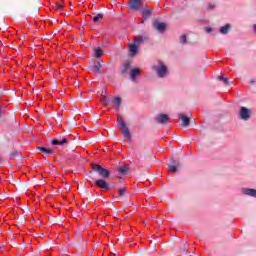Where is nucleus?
Returning a JSON list of instances; mask_svg holds the SVG:
<instances>
[{"label":"nucleus","mask_w":256,"mask_h":256,"mask_svg":"<svg viewBox=\"0 0 256 256\" xmlns=\"http://www.w3.org/2000/svg\"><path fill=\"white\" fill-rule=\"evenodd\" d=\"M15 155H17V153H12V154L10 155V159H11V160L15 159Z\"/></svg>","instance_id":"35"},{"label":"nucleus","mask_w":256,"mask_h":256,"mask_svg":"<svg viewBox=\"0 0 256 256\" xmlns=\"http://www.w3.org/2000/svg\"><path fill=\"white\" fill-rule=\"evenodd\" d=\"M126 191H127V190H126L125 188L119 189V190H118L119 196H120V197H123V195H125Z\"/></svg>","instance_id":"26"},{"label":"nucleus","mask_w":256,"mask_h":256,"mask_svg":"<svg viewBox=\"0 0 256 256\" xmlns=\"http://www.w3.org/2000/svg\"><path fill=\"white\" fill-rule=\"evenodd\" d=\"M153 71L156 72V75L160 77V79H163L164 77L167 76L168 69L165 63L161 60H157L156 63L152 65Z\"/></svg>","instance_id":"1"},{"label":"nucleus","mask_w":256,"mask_h":256,"mask_svg":"<svg viewBox=\"0 0 256 256\" xmlns=\"http://www.w3.org/2000/svg\"><path fill=\"white\" fill-rule=\"evenodd\" d=\"M229 31H231V25L230 24H226L225 25V33H229Z\"/></svg>","instance_id":"28"},{"label":"nucleus","mask_w":256,"mask_h":256,"mask_svg":"<svg viewBox=\"0 0 256 256\" xmlns=\"http://www.w3.org/2000/svg\"><path fill=\"white\" fill-rule=\"evenodd\" d=\"M244 195H249L250 197H256L255 189H246L243 191Z\"/></svg>","instance_id":"18"},{"label":"nucleus","mask_w":256,"mask_h":256,"mask_svg":"<svg viewBox=\"0 0 256 256\" xmlns=\"http://www.w3.org/2000/svg\"><path fill=\"white\" fill-rule=\"evenodd\" d=\"M3 117V106L0 104V118Z\"/></svg>","instance_id":"33"},{"label":"nucleus","mask_w":256,"mask_h":256,"mask_svg":"<svg viewBox=\"0 0 256 256\" xmlns=\"http://www.w3.org/2000/svg\"><path fill=\"white\" fill-rule=\"evenodd\" d=\"M113 103L116 109H119V107H121V98L115 97Z\"/></svg>","instance_id":"21"},{"label":"nucleus","mask_w":256,"mask_h":256,"mask_svg":"<svg viewBox=\"0 0 256 256\" xmlns=\"http://www.w3.org/2000/svg\"><path fill=\"white\" fill-rule=\"evenodd\" d=\"M118 127H121L122 135L127 141H131V132L129 131V128L127 127V124L125 123V120H123L122 116H118L117 118Z\"/></svg>","instance_id":"2"},{"label":"nucleus","mask_w":256,"mask_h":256,"mask_svg":"<svg viewBox=\"0 0 256 256\" xmlns=\"http://www.w3.org/2000/svg\"><path fill=\"white\" fill-rule=\"evenodd\" d=\"M143 7V0H130V9L139 11Z\"/></svg>","instance_id":"6"},{"label":"nucleus","mask_w":256,"mask_h":256,"mask_svg":"<svg viewBox=\"0 0 256 256\" xmlns=\"http://www.w3.org/2000/svg\"><path fill=\"white\" fill-rule=\"evenodd\" d=\"M138 75H141V70L139 68L132 69L130 72V79L135 83L137 81Z\"/></svg>","instance_id":"12"},{"label":"nucleus","mask_w":256,"mask_h":256,"mask_svg":"<svg viewBox=\"0 0 256 256\" xmlns=\"http://www.w3.org/2000/svg\"><path fill=\"white\" fill-rule=\"evenodd\" d=\"M69 143V140L67 138H63L62 140L53 139L51 141V145H59L60 147H63V145H67Z\"/></svg>","instance_id":"13"},{"label":"nucleus","mask_w":256,"mask_h":256,"mask_svg":"<svg viewBox=\"0 0 256 256\" xmlns=\"http://www.w3.org/2000/svg\"><path fill=\"white\" fill-rule=\"evenodd\" d=\"M208 9H215V4H212V3L208 4Z\"/></svg>","instance_id":"32"},{"label":"nucleus","mask_w":256,"mask_h":256,"mask_svg":"<svg viewBox=\"0 0 256 256\" xmlns=\"http://www.w3.org/2000/svg\"><path fill=\"white\" fill-rule=\"evenodd\" d=\"M156 121L158 123H167V121H169V115H167V114H159L156 117Z\"/></svg>","instance_id":"14"},{"label":"nucleus","mask_w":256,"mask_h":256,"mask_svg":"<svg viewBox=\"0 0 256 256\" xmlns=\"http://www.w3.org/2000/svg\"><path fill=\"white\" fill-rule=\"evenodd\" d=\"M38 151H40L43 155H46L47 157L49 156H55V153L53 152V149L51 148H46V147H38Z\"/></svg>","instance_id":"10"},{"label":"nucleus","mask_w":256,"mask_h":256,"mask_svg":"<svg viewBox=\"0 0 256 256\" xmlns=\"http://www.w3.org/2000/svg\"><path fill=\"white\" fill-rule=\"evenodd\" d=\"M178 119H181L182 125H184V126H187V125H189V123H191V120L189 119V117H187L183 114H179Z\"/></svg>","instance_id":"16"},{"label":"nucleus","mask_w":256,"mask_h":256,"mask_svg":"<svg viewBox=\"0 0 256 256\" xmlns=\"http://www.w3.org/2000/svg\"><path fill=\"white\" fill-rule=\"evenodd\" d=\"M151 17V9H145L142 13L143 21H147Z\"/></svg>","instance_id":"17"},{"label":"nucleus","mask_w":256,"mask_h":256,"mask_svg":"<svg viewBox=\"0 0 256 256\" xmlns=\"http://www.w3.org/2000/svg\"><path fill=\"white\" fill-rule=\"evenodd\" d=\"M95 185L97 187H100V189H102V191H109V189H110L109 184H107V182H105V180H103V179L96 180Z\"/></svg>","instance_id":"7"},{"label":"nucleus","mask_w":256,"mask_h":256,"mask_svg":"<svg viewBox=\"0 0 256 256\" xmlns=\"http://www.w3.org/2000/svg\"><path fill=\"white\" fill-rule=\"evenodd\" d=\"M145 41H149V36L147 34L140 35L138 38H134V43L136 45H141V43H145Z\"/></svg>","instance_id":"9"},{"label":"nucleus","mask_w":256,"mask_h":256,"mask_svg":"<svg viewBox=\"0 0 256 256\" xmlns=\"http://www.w3.org/2000/svg\"><path fill=\"white\" fill-rule=\"evenodd\" d=\"M101 103H103L104 105H109V99H107V98H102V99H101Z\"/></svg>","instance_id":"27"},{"label":"nucleus","mask_w":256,"mask_h":256,"mask_svg":"<svg viewBox=\"0 0 256 256\" xmlns=\"http://www.w3.org/2000/svg\"><path fill=\"white\" fill-rule=\"evenodd\" d=\"M138 49H139V45L136 44L135 42L129 44V51L131 55H137Z\"/></svg>","instance_id":"15"},{"label":"nucleus","mask_w":256,"mask_h":256,"mask_svg":"<svg viewBox=\"0 0 256 256\" xmlns=\"http://www.w3.org/2000/svg\"><path fill=\"white\" fill-rule=\"evenodd\" d=\"M168 169L171 173H177V171H179V169H181V163L173 162L172 164L168 165Z\"/></svg>","instance_id":"11"},{"label":"nucleus","mask_w":256,"mask_h":256,"mask_svg":"<svg viewBox=\"0 0 256 256\" xmlns=\"http://www.w3.org/2000/svg\"><path fill=\"white\" fill-rule=\"evenodd\" d=\"M54 9H55V11H63V4L57 2V3L54 5Z\"/></svg>","instance_id":"22"},{"label":"nucleus","mask_w":256,"mask_h":256,"mask_svg":"<svg viewBox=\"0 0 256 256\" xmlns=\"http://www.w3.org/2000/svg\"><path fill=\"white\" fill-rule=\"evenodd\" d=\"M94 73H101V62H95L94 63Z\"/></svg>","instance_id":"20"},{"label":"nucleus","mask_w":256,"mask_h":256,"mask_svg":"<svg viewBox=\"0 0 256 256\" xmlns=\"http://www.w3.org/2000/svg\"><path fill=\"white\" fill-rule=\"evenodd\" d=\"M239 115L243 121H249L251 119V111L246 107H241Z\"/></svg>","instance_id":"4"},{"label":"nucleus","mask_w":256,"mask_h":256,"mask_svg":"<svg viewBox=\"0 0 256 256\" xmlns=\"http://www.w3.org/2000/svg\"><path fill=\"white\" fill-rule=\"evenodd\" d=\"M99 19H103V14H97L96 16L93 17L94 23H97Z\"/></svg>","instance_id":"24"},{"label":"nucleus","mask_w":256,"mask_h":256,"mask_svg":"<svg viewBox=\"0 0 256 256\" xmlns=\"http://www.w3.org/2000/svg\"><path fill=\"white\" fill-rule=\"evenodd\" d=\"M218 79H219L220 81H225V76H224V75H221V76L218 77Z\"/></svg>","instance_id":"34"},{"label":"nucleus","mask_w":256,"mask_h":256,"mask_svg":"<svg viewBox=\"0 0 256 256\" xmlns=\"http://www.w3.org/2000/svg\"><path fill=\"white\" fill-rule=\"evenodd\" d=\"M204 31H206V33H211L213 31V28L211 27H205Z\"/></svg>","instance_id":"30"},{"label":"nucleus","mask_w":256,"mask_h":256,"mask_svg":"<svg viewBox=\"0 0 256 256\" xmlns=\"http://www.w3.org/2000/svg\"><path fill=\"white\" fill-rule=\"evenodd\" d=\"M233 82L229 81V79L225 78V85L226 87H231Z\"/></svg>","instance_id":"29"},{"label":"nucleus","mask_w":256,"mask_h":256,"mask_svg":"<svg viewBox=\"0 0 256 256\" xmlns=\"http://www.w3.org/2000/svg\"><path fill=\"white\" fill-rule=\"evenodd\" d=\"M117 171L121 173V175H129L131 171V166L129 164H125L123 166L117 167Z\"/></svg>","instance_id":"8"},{"label":"nucleus","mask_w":256,"mask_h":256,"mask_svg":"<svg viewBox=\"0 0 256 256\" xmlns=\"http://www.w3.org/2000/svg\"><path fill=\"white\" fill-rule=\"evenodd\" d=\"M91 169L93 171H97L98 175H100V177H103L104 179H109V177L111 176V172L109 170L103 168L99 164L92 163Z\"/></svg>","instance_id":"3"},{"label":"nucleus","mask_w":256,"mask_h":256,"mask_svg":"<svg viewBox=\"0 0 256 256\" xmlns=\"http://www.w3.org/2000/svg\"><path fill=\"white\" fill-rule=\"evenodd\" d=\"M129 69H131V64L129 62H125L122 69V75H125Z\"/></svg>","instance_id":"19"},{"label":"nucleus","mask_w":256,"mask_h":256,"mask_svg":"<svg viewBox=\"0 0 256 256\" xmlns=\"http://www.w3.org/2000/svg\"><path fill=\"white\" fill-rule=\"evenodd\" d=\"M220 33H222V35H225V26H222L220 28Z\"/></svg>","instance_id":"31"},{"label":"nucleus","mask_w":256,"mask_h":256,"mask_svg":"<svg viewBox=\"0 0 256 256\" xmlns=\"http://www.w3.org/2000/svg\"><path fill=\"white\" fill-rule=\"evenodd\" d=\"M153 27L159 31V33H165V29H167V25H165L163 22H160L159 20H155L153 22Z\"/></svg>","instance_id":"5"},{"label":"nucleus","mask_w":256,"mask_h":256,"mask_svg":"<svg viewBox=\"0 0 256 256\" xmlns=\"http://www.w3.org/2000/svg\"><path fill=\"white\" fill-rule=\"evenodd\" d=\"M103 56V50H101V48H97L95 50V57H97L99 59V57Z\"/></svg>","instance_id":"23"},{"label":"nucleus","mask_w":256,"mask_h":256,"mask_svg":"<svg viewBox=\"0 0 256 256\" xmlns=\"http://www.w3.org/2000/svg\"><path fill=\"white\" fill-rule=\"evenodd\" d=\"M180 43H182V44L187 43V36H185V35L180 36Z\"/></svg>","instance_id":"25"}]
</instances>
